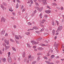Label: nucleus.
Instances as JSON below:
<instances>
[{
	"mask_svg": "<svg viewBox=\"0 0 64 64\" xmlns=\"http://www.w3.org/2000/svg\"><path fill=\"white\" fill-rule=\"evenodd\" d=\"M8 61L10 63H11V58L10 57V52H8Z\"/></svg>",
	"mask_w": 64,
	"mask_h": 64,
	"instance_id": "1",
	"label": "nucleus"
},
{
	"mask_svg": "<svg viewBox=\"0 0 64 64\" xmlns=\"http://www.w3.org/2000/svg\"><path fill=\"white\" fill-rule=\"evenodd\" d=\"M42 1L43 4L44 5H46V4H47V2H46V0H38V1L39 2H42Z\"/></svg>",
	"mask_w": 64,
	"mask_h": 64,
	"instance_id": "2",
	"label": "nucleus"
},
{
	"mask_svg": "<svg viewBox=\"0 0 64 64\" xmlns=\"http://www.w3.org/2000/svg\"><path fill=\"white\" fill-rule=\"evenodd\" d=\"M60 27H58V30L56 31V32H59V31H61V30H62V29L63 28H62V26H60Z\"/></svg>",
	"mask_w": 64,
	"mask_h": 64,
	"instance_id": "3",
	"label": "nucleus"
},
{
	"mask_svg": "<svg viewBox=\"0 0 64 64\" xmlns=\"http://www.w3.org/2000/svg\"><path fill=\"white\" fill-rule=\"evenodd\" d=\"M54 46L55 47V48H57V46H58V44H56V42H54Z\"/></svg>",
	"mask_w": 64,
	"mask_h": 64,
	"instance_id": "4",
	"label": "nucleus"
},
{
	"mask_svg": "<svg viewBox=\"0 0 64 64\" xmlns=\"http://www.w3.org/2000/svg\"><path fill=\"white\" fill-rule=\"evenodd\" d=\"M5 47L6 48H5L6 50H7V49H9V48H10V46H6V45H5Z\"/></svg>",
	"mask_w": 64,
	"mask_h": 64,
	"instance_id": "5",
	"label": "nucleus"
},
{
	"mask_svg": "<svg viewBox=\"0 0 64 64\" xmlns=\"http://www.w3.org/2000/svg\"><path fill=\"white\" fill-rule=\"evenodd\" d=\"M5 18H4L2 17L1 19V22H3V21L4 22H5Z\"/></svg>",
	"mask_w": 64,
	"mask_h": 64,
	"instance_id": "6",
	"label": "nucleus"
},
{
	"mask_svg": "<svg viewBox=\"0 0 64 64\" xmlns=\"http://www.w3.org/2000/svg\"><path fill=\"white\" fill-rule=\"evenodd\" d=\"M34 59V57L33 56H32L30 60V61H32V60H33Z\"/></svg>",
	"mask_w": 64,
	"mask_h": 64,
	"instance_id": "7",
	"label": "nucleus"
},
{
	"mask_svg": "<svg viewBox=\"0 0 64 64\" xmlns=\"http://www.w3.org/2000/svg\"><path fill=\"white\" fill-rule=\"evenodd\" d=\"M45 12H46V13H48V14H49V13H51V11L50 10H46L45 11Z\"/></svg>",
	"mask_w": 64,
	"mask_h": 64,
	"instance_id": "8",
	"label": "nucleus"
},
{
	"mask_svg": "<svg viewBox=\"0 0 64 64\" xmlns=\"http://www.w3.org/2000/svg\"><path fill=\"white\" fill-rule=\"evenodd\" d=\"M34 29H35V30H37V29H38V28L36 26H34L33 27V28H32V30H34Z\"/></svg>",
	"mask_w": 64,
	"mask_h": 64,
	"instance_id": "9",
	"label": "nucleus"
},
{
	"mask_svg": "<svg viewBox=\"0 0 64 64\" xmlns=\"http://www.w3.org/2000/svg\"><path fill=\"white\" fill-rule=\"evenodd\" d=\"M5 30H3L1 32V34L2 35H3V34H5Z\"/></svg>",
	"mask_w": 64,
	"mask_h": 64,
	"instance_id": "10",
	"label": "nucleus"
},
{
	"mask_svg": "<svg viewBox=\"0 0 64 64\" xmlns=\"http://www.w3.org/2000/svg\"><path fill=\"white\" fill-rule=\"evenodd\" d=\"M27 57H25L24 59V62H26L27 61Z\"/></svg>",
	"mask_w": 64,
	"mask_h": 64,
	"instance_id": "11",
	"label": "nucleus"
},
{
	"mask_svg": "<svg viewBox=\"0 0 64 64\" xmlns=\"http://www.w3.org/2000/svg\"><path fill=\"white\" fill-rule=\"evenodd\" d=\"M2 62H6V58H2Z\"/></svg>",
	"mask_w": 64,
	"mask_h": 64,
	"instance_id": "12",
	"label": "nucleus"
},
{
	"mask_svg": "<svg viewBox=\"0 0 64 64\" xmlns=\"http://www.w3.org/2000/svg\"><path fill=\"white\" fill-rule=\"evenodd\" d=\"M15 37L16 39H19V38L18 37V36L17 35H15Z\"/></svg>",
	"mask_w": 64,
	"mask_h": 64,
	"instance_id": "13",
	"label": "nucleus"
},
{
	"mask_svg": "<svg viewBox=\"0 0 64 64\" xmlns=\"http://www.w3.org/2000/svg\"><path fill=\"white\" fill-rule=\"evenodd\" d=\"M38 50H43V48H38Z\"/></svg>",
	"mask_w": 64,
	"mask_h": 64,
	"instance_id": "14",
	"label": "nucleus"
},
{
	"mask_svg": "<svg viewBox=\"0 0 64 64\" xmlns=\"http://www.w3.org/2000/svg\"><path fill=\"white\" fill-rule=\"evenodd\" d=\"M25 52H24L22 53V56L23 57H25Z\"/></svg>",
	"mask_w": 64,
	"mask_h": 64,
	"instance_id": "15",
	"label": "nucleus"
},
{
	"mask_svg": "<svg viewBox=\"0 0 64 64\" xmlns=\"http://www.w3.org/2000/svg\"><path fill=\"white\" fill-rule=\"evenodd\" d=\"M27 45L28 47H29V48H31V46H30V44H29L28 43H27Z\"/></svg>",
	"mask_w": 64,
	"mask_h": 64,
	"instance_id": "16",
	"label": "nucleus"
},
{
	"mask_svg": "<svg viewBox=\"0 0 64 64\" xmlns=\"http://www.w3.org/2000/svg\"><path fill=\"white\" fill-rule=\"evenodd\" d=\"M36 62H36V61H34L32 62V64H35L36 63Z\"/></svg>",
	"mask_w": 64,
	"mask_h": 64,
	"instance_id": "17",
	"label": "nucleus"
},
{
	"mask_svg": "<svg viewBox=\"0 0 64 64\" xmlns=\"http://www.w3.org/2000/svg\"><path fill=\"white\" fill-rule=\"evenodd\" d=\"M43 8L42 7L41 8H40L39 11H40V12H41L42 10H43Z\"/></svg>",
	"mask_w": 64,
	"mask_h": 64,
	"instance_id": "18",
	"label": "nucleus"
},
{
	"mask_svg": "<svg viewBox=\"0 0 64 64\" xmlns=\"http://www.w3.org/2000/svg\"><path fill=\"white\" fill-rule=\"evenodd\" d=\"M42 13H41L39 15V16L40 18H42L43 16H42Z\"/></svg>",
	"mask_w": 64,
	"mask_h": 64,
	"instance_id": "19",
	"label": "nucleus"
},
{
	"mask_svg": "<svg viewBox=\"0 0 64 64\" xmlns=\"http://www.w3.org/2000/svg\"><path fill=\"white\" fill-rule=\"evenodd\" d=\"M42 39V38H39L37 39L36 40V41H41Z\"/></svg>",
	"mask_w": 64,
	"mask_h": 64,
	"instance_id": "20",
	"label": "nucleus"
},
{
	"mask_svg": "<svg viewBox=\"0 0 64 64\" xmlns=\"http://www.w3.org/2000/svg\"><path fill=\"white\" fill-rule=\"evenodd\" d=\"M55 33V30H53L52 31V34L53 35H54Z\"/></svg>",
	"mask_w": 64,
	"mask_h": 64,
	"instance_id": "21",
	"label": "nucleus"
},
{
	"mask_svg": "<svg viewBox=\"0 0 64 64\" xmlns=\"http://www.w3.org/2000/svg\"><path fill=\"white\" fill-rule=\"evenodd\" d=\"M52 5H53V6H57V4H55V3H52Z\"/></svg>",
	"mask_w": 64,
	"mask_h": 64,
	"instance_id": "22",
	"label": "nucleus"
},
{
	"mask_svg": "<svg viewBox=\"0 0 64 64\" xmlns=\"http://www.w3.org/2000/svg\"><path fill=\"white\" fill-rule=\"evenodd\" d=\"M46 21V20H45L44 19L43 20H42V24H43L44 23V22H45Z\"/></svg>",
	"mask_w": 64,
	"mask_h": 64,
	"instance_id": "23",
	"label": "nucleus"
},
{
	"mask_svg": "<svg viewBox=\"0 0 64 64\" xmlns=\"http://www.w3.org/2000/svg\"><path fill=\"white\" fill-rule=\"evenodd\" d=\"M35 4L36 6H38L39 5V4L37 2H35Z\"/></svg>",
	"mask_w": 64,
	"mask_h": 64,
	"instance_id": "24",
	"label": "nucleus"
},
{
	"mask_svg": "<svg viewBox=\"0 0 64 64\" xmlns=\"http://www.w3.org/2000/svg\"><path fill=\"white\" fill-rule=\"evenodd\" d=\"M12 49L13 50H14V51H16V50L15 48H14L13 47H12Z\"/></svg>",
	"mask_w": 64,
	"mask_h": 64,
	"instance_id": "25",
	"label": "nucleus"
},
{
	"mask_svg": "<svg viewBox=\"0 0 64 64\" xmlns=\"http://www.w3.org/2000/svg\"><path fill=\"white\" fill-rule=\"evenodd\" d=\"M1 8H2V9H4V6H3V5L2 4H1Z\"/></svg>",
	"mask_w": 64,
	"mask_h": 64,
	"instance_id": "26",
	"label": "nucleus"
},
{
	"mask_svg": "<svg viewBox=\"0 0 64 64\" xmlns=\"http://www.w3.org/2000/svg\"><path fill=\"white\" fill-rule=\"evenodd\" d=\"M25 34H26V35H30V32H26L25 33Z\"/></svg>",
	"mask_w": 64,
	"mask_h": 64,
	"instance_id": "27",
	"label": "nucleus"
},
{
	"mask_svg": "<svg viewBox=\"0 0 64 64\" xmlns=\"http://www.w3.org/2000/svg\"><path fill=\"white\" fill-rule=\"evenodd\" d=\"M54 57V55H52L51 56V58H52H52H53Z\"/></svg>",
	"mask_w": 64,
	"mask_h": 64,
	"instance_id": "28",
	"label": "nucleus"
},
{
	"mask_svg": "<svg viewBox=\"0 0 64 64\" xmlns=\"http://www.w3.org/2000/svg\"><path fill=\"white\" fill-rule=\"evenodd\" d=\"M44 16L45 18H48V16L46 14H45L44 15Z\"/></svg>",
	"mask_w": 64,
	"mask_h": 64,
	"instance_id": "29",
	"label": "nucleus"
},
{
	"mask_svg": "<svg viewBox=\"0 0 64 64\" xmlns=\"http://www.w3.org/2000/svg\"><path fill=\"white\" fill-rule=\"evenodd\" d=\"M29 62V60L28 59H27L26 60V63L28 64Z\"/></svg>",
	"mask_w": 64,
	"mask_h": 64,
	"instance_id": "30",
	"label": "nucleus"
},
{
	"mask_svg": "<svg viewBox=\"0 0 64 64\" xmlns=\"http://www.w3.org/2000/svg\"><path fill=\"white\" fill-rule=\"evenodd\" d=\"M44 28H42L40 30V32H42L43 31H44Z\"/></svg>",
	"mask_w": 64,
	"mask_h": 64,
	"instance_id": "31",
	"label": "nucleus"
},
{
	"mask_svg": "<svg viewBox=\"0 0 64 64\" xmlns=\"http://www.w3.org/2000/svg\"><path fill=\"white\" fill-rule=\"evenodd\" d=\"M33 45H35V44H36V42L35 41H34L33 43L32 44Z\"/></svg>",
	"mask_w": 64,
	"mask_h": 64,
	"instance_id": "32",
	"label": "nucleus"
},
{
	"mask_svg": "<svg viewBox=\"0 0 64 64\" xmlns=\"http://www.w3.org/2000/svg\"><path fill=\"white\" fill-rule=\"evenodd\" d=\"M12 15H13V16H15V13H14V12H12Z\"/></svg>",
	"mask_w": 64,
	"mask_h": 64,
	"instance_id": "33",
	"label": "nucleus"
},
{
	"mask_svg": "<svg viewBox=\"0 0 64 64\" xmlns=\"http://www.w3.org/2000/svg\"><path fill=\"white\" fill-rule=\"evenodd\" d=\"M6 43L7 45H9V40H7V42H6Z\"/></svg>",
	"mask_w": 64,
	"mask_h": 64,
	"instance_id": "34",
	"label": "nucleus"
},
{
	"mask_svg": "<svg viewBox=\"0 0 64 64\" xmlns=\"http://www.w3.org/2000/svg\"><path fill=\"white\" fill-rule=\"evenodd\" d=\"M56 22L57 23V25L58 26V25H59V22H58L56 20Z\"/></svg>",
	"mask_w": 64,
	"mask_h": 64,
	"instance_id": "35",
	"label": "nucleus"
},
{
	"mask_svg": "<svg viewBox=\"0 0 64 64\" xmlns=\"http://www.w3.org/2000/svg\"><path fill=\"white\" fill-rule=\"evenodd\" d=\"M42 46H48V44L45 45V44H43L42 45Z\"/></svg>",
	"mask_w": 64,
	"mask_h": 64,
	"instance_id": "36",
	"label": "nucleus"
},
{
	"mask_svg": "<svg viewBox=\"0 0 64 64\" xmlns=\"http://www.w3.org/2000/svg\"><path fill=\"white\" fill-rule=\"evenodd\" d=\"M18 3H17V4L16 6V8H18Z\"/></svg>",
	"mask_w": 64,
	"mask_h": 64,
	"instance_id": "37",
	"label": "nucleus"
},
{
	"mask_svg": "<svg viewBox=\"0 0 64 64\" xmlns=\"http://www.w3.org/2000/svg\"><path fill=\"white\" fill-rule=\"evenodd\" d=\"M44 35H45V36H47L48 35V34L47 33H44Z\"/></svg>",
	"mask_w": 64,
	"mask_h": 64,
	"instance_id": "38",
	"label": "nucleus"
},
{
	"mask_svg": "<svg viewBox=\"0 0 64 64\" xmlns=\"http://www.w3.org/2000/svg\"><path fill=\"white\" fill-rule=\"evenodd\" d=\"M30 1L31 2V4H33V1L32 0H30Z\"/></svg>",
	"mask_w": 64,
	"mask_h": 64,
	"instance_id": "39",
	"label": "nucleus"
},
{
	"mask_svg": "<svg viewBox=\"0 0 64 64\" xmlns=\"http://www.w3.org/2000/svg\"><path fill=\"white\" fill-rule=\"evenodd\" d=\"M35 14H34L33 13H32V14L31 15V16L32 17H33L34 15Z\"/></svg>",
	"mask_w": 64,
	"mask_h": 64,
	"instance_id": "40",
	"label": "nucleus"
},
{
	"mask_svg": "<svg viewBox=\"0 0 64 64\" xmlns=\"http://www.w3.org/2000/svg\"><path fill=\"white\" fill-rule=\"evenodd\" d=\"M37 55H41V53L40 52H38V54Z\"/></svg>",
	"mask_w": 64,
	"mask_h": 64,
	"instance_id": "41",
	"label": "nucleus"
},
{
	"mask_svg": "<svg viewBox=\"0 0 64 64\" xmlns=\"http://www.w3.org/2000/svg\"><path fill=\"white\" fill-rule=\"evenodd\" d=\"M16 43L18 44H19V42L17 40H16Z\"/></svg>",
	"mask_w": 64,
	"mask_h": 64,
	"instance_id": "42",
	"label": "nucleus"
},
{
	"mask_svg": "<svg viewBox=\"0 0 64 64\" xmlns=\"http://www.w3.org/2000/svg\"><path fill=\"white\" fill-rule=\"evenodd\" d=\"M37 12V11L36 10H35L34 11V12L33 13L34 14H35Z\"/></svg>",
	"mask_w": 64,
	"mask_h": 64,
	"instance_id": "43",
	"label": "nucleus"
},
{
	"mask_svg": "<svg viewBox=\"0 0 64 64\" xmlns=\"http://www.w3.org/2000/svg\"><path fill=\"white\" fill-rule=\"evenodd\" d=\"M3 4L5 6H6L7 5V4L5 3V2H3Z\"/></svg>",
	"mask_w": 64,
	"mask_h": 64,
	"instance_id": "44",
	"label": "nucleus"
},
{
	"mask_svg": "<svg viewBox=\"0 0 64 64\" xmlns=\"http://www.w3.org/2000/svg\"><path fill=\"white\" fill-rule=\"evenodd\" d=\"M47 8H48L49 9H51V8H50V7H49V6H47Z\"/></svg>",
	"mask_w": 64,
	"mask_h": 64,
	"instance_id": "45",
	"label": "nucleus"
},
{
	"mask_svg": "<svg viewBox=\"0 0 64 64\" xmlns=\"http://www.w3.org/2000/svg\"><path fill=\"white\" fill-rule=\"evenodd\" d=\"M36 33H37L38 34H39V33H40V32L39 31H36Z\"/></svg>",
	"mask_w": 64,
	"mask_h": 64,
	"instance_id": "46",
	"label": "nucleus"
},
{
	"mask_svg": "<svg viewBox=\"0 0 64 64\" xmlns=\"http://www.w3.org/2000/svg\"><path fill=\"white\" fill-rule=\"evenodd\" d=\"M18 37L20 38V39H22V36H20V35H18Z\"/></svg>",
	"mask_w": 64,
	"mask_h": 64,
	"instance_id": "47",
	"label": "nucleus"
},
{
	"mask_svg": "<svg viewBox=\"0 0 64 64\" xmlns=\"http://www.w3.org/2000/svg\"><path fill=\"white\" fill-rule=\"evenodd\" d=\"M5 36L7 37L8 36V34L7 33H6L5 34Z\"/></svg>",
	"mask_w": 64,
	"mask_h": 64,
	"instance_id": "48",
	"label": "nucleus"
},
{
	"mask_svg": "<svg viewBox=\"0 0 64 64\" xmlns=\"http://www.w3.org/2000/svg\"><path fill=\"white\" fill-rule=\"evenodd\" d=\"M31 55H30L29 56H28V59H29V58H31Z\"/></svg>",
	"mask_w": 64,
	"mask_h": 64,
	"instance_id": "49",
	"label": "nucleus"
},
{
	"mask_svg": "<svg viewBox=\"0 0 64 64\" xmlns=\"http://www.w3.org/2000/svg\"><path fill=\"white\" fill-rule=\"evenodd\" d=\"M2 58H0V63H1V60H2Z\"/></svg>",
	"mask_w": 64,
	"mask_h": 64,
	"instance_id": "50",
	"label": "nucleus"
},
{
	"mask_svg": "<svg viewBox=\"0 0 64 64\" xmlns=\"http://www.w3.org/2000/svg\"><path fill=\"white\" fill-rule=\"evenodd\" d=\"M25 10H26V9L25 8H24V9H23V10H22V12H24L25 11Z\"/></svg>",
	"mask_w": 64,
	"mask_h": 64,
	"instance_id": "51",
	"label": "nucleus"
},
{
	"mask_svg": "<svg viewBox=\"0 0 64 64\" xmlns=\"http://www.w3.org/2000/svg\"><path fill=\"white\" fill-rule=\"evenodd\" d=\"M17 2H18V3H20L21 2H20V1H19V0H16Z\"/></svg>",
	"mask_w": 64,
	"mask_h": 64,
	"instance_id": "52",
	"label": "nucleus"
},
{
	"mask_svg": "<svg viewBox=\"0 0 64 64\" xmlns=\"http://www.w3.org/2000/svg\"><path fill=\"white\" fill-rule=\"evenodd\" d=\"M4 42L6 43V42H7V40H6V39H5L4 40Z\"/></svg>",
	"mask_w": 64,
	"mask_h": 64,
	"instance_id": "53",
	"label": "nucleus"
},
{
	"mask_svg": "<svg viewBox=\"0 0 64 64\" xmlns=\"http://www.w3.org/2000/svg\"><path fill=\"white\" fill-rule=\"evenodd\" d=\"M40 60V57L38 56V61H39V60Z\"/></svg>",
	"mask_w": 64,
	"mask_h": 64,
	"instance_id": "54",
	"label": "nucleus"
},
{
	"mask_svg": "<svg viewBox=\"0 0 64 64\" xmlns=\"http://www.w3.org/2000/svg\"><path fill=\"white\" fill-rule=\"evenodd\" d=\"M61 10H63V7L62 6L61 8H60Z\"/></svg>",
	"mask_w": 64,
	"mask_h": 64,
	"instance_id": "55",
	"label": "nucleus"
},
{
	"mask_svg": "<svg viewBox=\"0 0 64 64\" xmlns=\"http://www.w3.org/2000/svg\"><path fill=\"white\" fill-rule=\"evenodd\" d=\"M30 30H32V29H28V31H29Z\"/></svg>",
	"mask_w": 64,
	"mask_h": 64,
	"instance_id": "56",
	"label": "nucleus"
},
{
	"mask_svg": "<svg viewBox=\"0 0 64 64\" xmlns=\"http://www.w3.org/2000/svg\"><path fill=\"white\" fill-rule=\"evenodd\" d=\"M42 27H44V26L42 25V24H41L40 25Z\"/></svg>",
	"mask_w": 64,
	"mask_h": 64,
	"instance_id": "57",
	"label": "nucleus"
},
{
	"mask_svg": "<svg viewBox=\"0 0 64 64\" xmlns=\"http://www.w3.org/2000/svg\"><path fill=\"white\" fill-rule=\"evenodd\" d=\"M37 9V10H38V11H39V10H40V8H39V7H38L37 8H36Z\"/></svg>",
	"mask_w": 64,
	"mask_h": 64,
	"instance_id": "58",
	"label": "nucleus"
},
{
	"mask_svg": "<svg viewBox=\"0 0 64 64\" xmlns=\"http://www.w3.org/2000/svg\"><path fill=\"white\" fill-rule=\"evenodd\" d=\"M9 10L11 12H12V11H13V10L9 9Z\"/></svg>",
	"mask_w": 64,
	"mask_h": 64,
	"instance_id": "59",
	"label": "nucleus"
},
{
	"mask_svg": "<svg viewBox=\"0 0 64 64\" xmlns=\"http://www.w3.org/2000/svg\"><path fill=\"white\" fill-rule=\"evenodd\" d=\"M23 8V6H22L21 7V9H22Z\"/></svg>",
	"mask_w": 64,
	"mask_h": 64,
	"instance_id": "60",
	"label": "nucleus"
},
{
	"mask_svg": "<svg viewBox=\"0 0 64 64\" xmlns=\"http://www.w3.org/2000/svg\"><path fill=\"white\" fill-rule=\"evenodd\" d=\"M14 28H16V26L15 25H14Z\"/></svg>",
	"mask_w": 64,
	"mask_h": 64,
	"instance_id": "61",
	"label": "nucleus"
},
{
	"mask_svg": "<svg viewBox=\"0 0 64 64\" xmlns=\"http://www.w3.org/2000/svg\"><path fill=\"white\" fill-rule=\"evenodd\" d=\"M34 41H33V40H32L31 41V42L32 43H34Z\"/></svg>",
	"mask_w": 64,
	"mask_h": 64,
	"instance_id": "62",
	"label": "nucleus"
},
{
	"mask_svg": "<svg viewBox=\"0 0 64 64\" xmlns=\"http://www.w3.org/2000/svg\"><path fill=\"white\" fill-rule=\"evenodd\" d=\"M59 56H56V58H59Z\"/></svg>",
	"mask_w": 64,
	"mask_h": 64,
	"instance_id": "63",
	"label": "nucleus"
},
{
	"mask_svg": "<svg viewBox=\"0 0 64 64\" xmlns=\"http://www.w3.org/2000/svg\"><path fill=\"white\" fill-rule=\"evenodd\" d=\"M34 51L35 52H36V51H37V49H34Z\"/></svg>",
	"mask_w": 64,
	"mask_h": 64,
	"instance_id": "64",
	"label": "nucleus"
}]
</instances>
